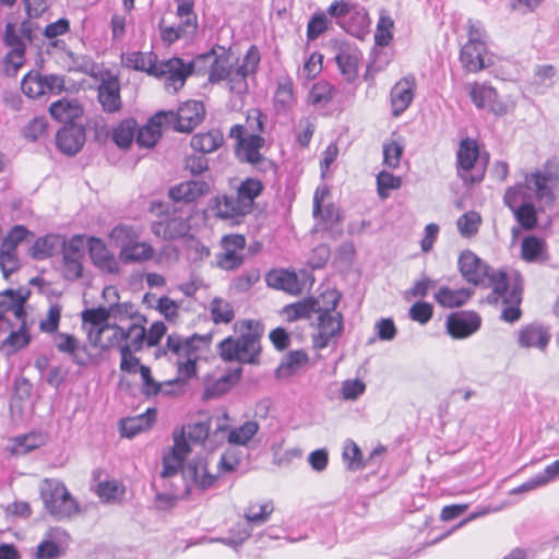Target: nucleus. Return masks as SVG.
<instances>
[{"instance_id":"1","label":"nucleus","mask_w":559,"mask_h":559,"mask_svg":"<svg viewBox=\"0 0 559 559\" xmlns=\"http://www.w3.org/2000/svg\"><path fill=\"white\" fill-rule=\"evenodd\" d=\"M266 116L259 109L248 110L241 123L233 126L229 138L235 141V155L241 163H247L259 171L276 170V164L263 156L261 150L265 146L263 136Z\"/></svg>"},{"instance_id":"2","label":"nucleus","mask_w":559,"mask_h":559,"mask_svg":"<svg viewBox=\"0 0 559 559\" xmlns=\"http://www.w3.org/2000/svg\"><path fill=\"white\" fill-rule=\"evenodd\" d=\"M265 189L262 180L255 177H247L240 181L235 195L222 194L214 199L213 210L221 218L237 219L250 214L255 200L260 198Z\"/></svg>"},{"instance_id":"3","label":"nucleus","mask_w":559,"mask_h":559,"mask_svg":"<svg viewBox=\"0 0 559 559\" xmlns=\"http://www.w3.org/2000/svg\"><path fill=\"white\" fill-rule=\"evenodd\" d=\"M340 298L341 295L335 289H326L320 295L317 333L313 335L316 348L333 346L343 333V316L336 311Z\"/></svg>"},{"instance_id":"4","label":"nucleus","mask_w":559,"mask_h":559,"mask_svg":"<svg viewBox=\"0 0 559 559\" xmlns=\"http://www.w3.org/2000/svg\"><path fill=\"white\" fill-rule=\"evenodd\" d=\"M491 286L496 295L495 305L500 308V319L507 323L518 322L522 318L523 286L519 275H508L500 271L491 274Z\"/></svg>"},{"instance_id":"5","label":"nucleus","mask_w":559,"mask_h":559,"mask_svg":"<svg viewBox=\"0 0 559 559\" xmlns=\"http://www.w3.org/2000/svg\"><path fill=\"white\" fill-rule=\"evenodd\" d=\"M109 240L119 247V259L124 264L146 263L156 257L154 246L148 241H142L141 229L133 225L118 224L109 235Z\"/></svg>"},{"instance_id":"6","label":"nucleus","mask_w":559,"mask_h":559,"mask_svg":"<svg viewBox=\"0 0 559 559\" xmlns=\"http://www.w3.org/2000/svg\"><path fill=\"white\" fill-rule=\"evenodd\" d=\"M40 498L48 513L58 521L69 520L81 511L66 485L57 479L46 478L41 481Z\"/></svg>"},{"instance_id":"7","label":"nucleus","mask_w":559,"mask_h":559,"mask_svg":"<svg viewBox=\"0 0 559 559\" xmlns=\"http://www.w3.org/2000/svg\"><path fill=\"white\" fill-rule=\"evenodd\" d=\"M110 310L99 306L87 308L81 312L82 329L86 332L90 343L98 349H109L112 336L121 337L120 326L109 324Z\"/></svg>"},{"instance_id":"8","label":"nucleus","mask_w":559,"mask_h":559,"mask_svg":"<svg viewBox=\"0 0 559 559\" xmlns=\"http://www.w3.org/2000/svg\"><path fill=\"white\" fill-rule=\"evenodd\" d=\"M525 187L535 193L536 199L546 205H552L559 190V162L548 159L542 169L524 177Z\"/></svg>"},{"instance_id":"9","label":"nucleus","mask_w":559,"mask_h":559,"mask_svg":"<svg viewBox=\"0 0 559 559\" xmlns=\"http://www.w3.org/2000/svg\"><path fill=\"white\" fill-rule=\"evenodd\" d=\"M176 2L178 23H168L167 19L163 17L158 24L160 38L168 45L177 41L181 37L193 34L198 27V16L194 13V0H176Z\"/></svg>"},{"instance_id":"10","label":"nucleus","mask_w":559,"mask_h":559,"mask_svg":"<svg viewBox=\"0 0 559 559\" xmlns=\"http://www.w3.org/2000/svg\"><path fill=\"white\" fill-rule=\"evenodd\" d=\"M330 197V189L326 185L318 186L313 194L312 215L317 221L313 231H325L335 238L341 234L338 228L343 215L333 203H325Z\"/></svg>"},{"instance_id":"11","label":"nucleus","mask_w":559,"mask_h":559,"mask_svg":"<svg viewBox=\"0 0 559 559\" xmlns=\"http://www.w3.org/2000/svg\"><path fill=\"white\" fill-rule=\"evenodd\" d=\"M167 127L177 132L190 133L204 119L205 109L202 102L188 100L177 111H164Z\"/></svg>"},{"instance_id":"12","label":"nucleus","mask_w":559,"mask_h":559,"mask_svg":"<svg viewBox=\"0 0 559 559\" xmlns=\"http://www.w3.org/2000/svg\"><path fill=\"white\" fill-rule=\"evenodd\" d=\"M193 72V64L186 63L181 58L173 57L157 61L153 76L164 80L165 88L176 93L185 85L187 79Z\"/></svg>"},{"instance_id":"13","label":"nucleus","mask_w":559,"mask_h":559,"mask_svg":"<svg viewBox=\"0 0 559 559\" xmlns=\"http://www.w3.org/2000/svg\"><path fill=\"white\" fill-rule=\"evenodd\" d=\"M221 252L216 255L217 266L225 271H233L243 264V251L247 245L246 237L240 234H228L221 238Z\"/></svg>"},{"instance_id":"14","label":"nucleus","mask_w":559,"mask_h":559,"mask_svg":"<svg viewBox=\"0 0 559 559\" xmlns=\"http://www.w3.org/2000/svg\"><path fill=\"white\" fill-rule=\"evenodd\" d=\"M174 445L163 456V471L160 477H171L185 468L183 462L191 452L189 442L186 439V429L181 427L173 433Z\"/></svg>"},{"instance_id":"15","label":"nucleus","mask_w":559,"mask_h":559,"mask_svg":"<svg viewBox=\"0 0 559 559\" xmlns=\"http://www.w3.org/2000/svg\"><path fill=\"white\" fill-rule=\"evenodd\" d=\"M504 200L512 210L516 222L524 230H533L537 227L538 214L535 205L530 202L520 203V201L524 200L521 186L510 188L504 194Z\"/></svg>"},{"instance_id":"16","label":"nucleus","mask_w":559,"mask_h":559,"mask_svg":"<svg viewBox=\"0 0 559 559\" xmlns=\"http://www.w3.org/2000/svg\"><path fill=\"white\" fill-rule=\"evenodd\" d=\"M261 60L260 51L257 46L252 45L247 50L240 64L234 63L226 75L225 81L230 91L241 92L247 88V78L254 74L259 68Z\"/></svg>"},{"instance_id":"17","label":"nucleus","mask_w":559,"mask_h":559,"mask_svg":"<svg viewBox=\"0 0 559 559\" xmlns=\"http://www.w3.org/2000/svg\"><path fill=\"white\" fill-rule=\"evenodd\" d=\"M211 192V186L204 180H185L168 190V198L177 204H195Z\"/></svg>"},{"instance_id":"18","label":"nucleus","mask_w":559,"mask_h":559,"mask_svg":"<svg viewBox=\"0 0 559 559\" xmlns=\"http://www.w3.org/2000/svg\"><path fill=\"white\" fill-rule=\"evenodd\" d=\"M31 296V290L25 287L17 289H5L0 292V321L5 318L8 313H12L19 321H25L27 312L25 305Z\"/></svg>"},{"instance_id":"19","label":"nucleus","mask_w":559,"mask_h":559,"mask_svg":"<svg viewBox=\"0 0 559 559\" xmlns=\"http://www.w3.org/2000/svg\"><path fill=\"white\" fill-rule=\"evenodd\" d=\"M97 98L106 112L114 114L121 109L120 82L116 75L109 72L102 75L97 87Z\"/></svg>"},{"instance_id":"20","label":"nucleus","mask_w":559,"mask_h":559,"mask_svg":"<svg viewBox=\"0 0 559 559\" xmlns=\"http://www.w3.org/2000/svg\"><path fill=\"white\" fill-rule=\"evenodd\" d=\"M416 90V81L414 76H405L399 80L390 93V103L392 115L399 117L412 104Z\"/></svg>"},{"instance_id":"21","label":"nucleus","mask_w":559,"mask_h":559,"mask_svg":"<svg viewBox=\"0 0 559 559\" xmlns=\"http://www.w3.org/2000/svg\"><path fill=\"white\" fill-rule=\"evenodd\" d=\"M237 334L235 349H260V341L263 336L264 326L257 320H241L235 323Z\"/></svg>"},{"instance_id":"22","label":"nucleus","mask_w":559,"mask_h":559,"mask_svg":"<svg viewBox=\"0 0 559 559\" xmlns=\"http://www.w3.org/2000/svg\"><path fill=\"white\" fill-rule=\"evenodd\" d=\"M190 217L176 215L174 212L165 219L153 223L152 233L164 239H177L187 236L190 233Z\"/></svg>"},{"instance_id":"23","label":"nucleus","mask_w":559,"mask_h":559,"mask_svg":"<svg viewBox=\"0 0 559 559\" xmlns=\"http://www.w3.org/2000/svg\"><path fill=\"white\" fill-rule=\"evenodd\" d=\"M140 322L132 323L127 331L120 328L121 337L112 336L109 342V349H141L145 345V322L141 317Z\"/></svg>"},{"instance_id":"24","label":"nucleus","mask_w":559,"mask_h":559,"mask_svg":"<svg viewBox=\"0 0 559 559\" xmlns=\"http://www.w3.org/2000/svg\"><path fill=\"white\" fill-rule=\"evenodd\" d=\"M481 324L480 317L475 312L452 313L447 320V330L454 338H465L475 333Z\"/></svg>"},{"instance_id":"25","label":"nucleus","mask_w":559,"mask_h":559,"mask_svg":"<svg viewBox=\"0 0 559 559\" xmlns=\"http://www.w3.org/2000/svg\"><path fill=\"white\" fill-rule=\"evenodd\" d=\"M85 129L82 126L70 124L61 128L56 134V144L66 155H75L85 143Z\"/></svg>"},{"instance_id":"26","label":"nucleus","mask_w":559,"mask_h":559,"mask_svg":"<svg viewBox=\"0 0 559 559\" xmlns=\"http://www.w3.org/2000/svg\"><path fill=\"white\" fill-rule=\"evenodd\" d=\"M163 127H167L164 111L156 112L141 128L136 127L135 142L140 147H153L162 136Z\"/></svg>"},{"instance_id":"27","label":"nucleus","mask_w":559,"mask_h":559,"mask_svg":"<svg viewBox=\"0 0 559 559\" xmlns=\"http://www.w3.org/2000/svg\"><path fill=\"white\" fill-rule=\"evenodd\" d=\"M487 52L485 41L469 38V40L462 47L461 61L463 67L468 72H478L485 68L484 56Z\"/></svg>"},{"instance_id":"28","label":"nucleus","mask_w":559,"mask_h":559,"mask_svg":"<svg viewBox=\"0 0 559 559\" xmlns=\"http://www.w3.org/2000/svg\"><path fill=\"white\" fill-rule=\"evenodd\" d=\"M550 337L548 329L544 325L528 323L520 329L518 342L521 347L544 349Z\"/></svg>"},{"instance_id":"29","label":"nucleus","mask_w":559,"mask_h":559,"mask_svg":"<svg viewBox=\"0 0 559 559\" xmlns=\"http://www.w3.org/2000/svg\"><path fill=\"white\" fill-rule=\"evenodd\" d=\"M182 475L201 490L211 488L217 479L216 475L210 473L207 463L203 460L190 461L182 469Z\"/></svg>"},{"instance_id":"30","label":"nucleus","mask_w":559,"mask_h":559,"mask_svg":"<svg viewBox=\"0 0 559 559\" xmlns=\"http://www.w3.org/2000/svg\"><path fill=\"white\" fill-rule=\"evenodd\" d=\"M266 283L270 287L284 290L290 295H299L302 285L296 272L288 270H273L266 274Z\"/></svg>"},{"instance_id":"31","label":"nucleus","mask_w":559,"mask_h":559,"mask_svg":"<svg viewBox=\"0 0 559 559\" xmlns=\"http://www.w3.org/2000/svg\"><path fill=\"white\" fill-rule=\"evenodd\" d=\"M50 116L58 122L71 123L82 117L84 109L79 100L62 98L50 104Z\"/></svg>"},{"instance_id":"32","label":"nucleus","mask_w":559,"mask_h":559,"mask_svg":"<svg viewBox=\"0 0 559 559\" xmlns=\"http://www.w3.org/2000/svg\"><path fill=\"white\" fill-rule=\"evenodd\" d=\"M88 249L91 259L97 267L106 270L109 273H117L119 271L115 255L108 250L102 239L95 237L90 238Z\"/></svg>"},{"instance_id":"33","label":"nucleus","mask_w":559,"mask_h":559,"mask_svg":"<svg viewBox=\"0 0 559 559\" xmlns=\"http://www.w3.org/2000/svg\"><path fill=\"white\" fill-rule=\"evenodd\" d=\"M158 58L153 51H131L121 56V62L124 67L145 72L148 75L155 73Z\"/></svg>"},{"instance_id":"34","label":"nucleus","mask_w":559,"mask_h":559,"mask_svg":"<svg viewBox=\"0 0 559 559\" xmlns=\"http://www.w3.org/2000/svg\"><path fill=\"white\" fill-rule=\"evenodd\" d=\"M361 58L362 55L358 49L350 48L343 49L336 55V64L348 83L357 79Z\"/></svg>"},{"instance_id":"35","label":"nucleus","mask_w":559,"mask_h":559,"mask_svg":"<svg viewBox=\"0 0 559 559\" xmlns=\"http://www.w3.org/2000/svg\"><path fill=\"white\" fill-rule=\"evenodd\" d=\"M296 102L293 80L290 78L280 80L273 96V106L276 112L289 111Z\"/></svg>"},{"instance_id":"36","label":"nucleus","mask_w":559,"mask_h":559,"mask_svg":"<svg viewBox=\"0 0 559 559\" xmlns=\"http://www.w3.org/2000/svg\"><path fill=\"white\" fill-rule=\"evenodd\" d=\"M472 296L467 288H450L441 286L435 294L436 302L443 308H459L465 305Z\"/></svg>"},{"instance_id":"37","label":"nucleus","mask_w":559,"mask_h":559,"mask_svg":"<svg viewBox=\"0 0 559 559\" xmlns=\"http://www.w3.org/2000/svg\"><path fill=\"white\" fill-rule=\"evenodd\" d=\"M156 418V409L148 408L144 414L120 420L119 429L122 437L132 438L151 427Z\"/></svg>"},{"instance_id":"38","label":"nucleus","mask_w":559,"mask_h":559,"mask_svg":"<svg viewBox=\"0 0 559 559\" xmlns=\"http://www.w3.org/2000/svg\"><path fill=\"white\" fill-rule=\"evenodd\" d=\"M224 143V135L217 129L194 134L190 140L191 147L200 153L209 154L217 151Z\"/></svg>"},{"instance_id":"39","label":"nucleus","mask_w":559,"mask_h":559,"mask_svg":"<svg viewBox=\"0 0 559 559\" xmlns=\"http://www.w3.org/2000/svg\"><path fill=\"white\" fill-rule=\"evenodd\" d=\"M460 271L464 278L473 284H478L485 275V266L471 251L463 252L459 260Z\"/></svg>"},{"instance_id":"40","label":"nucleus","mask_w":559,"mask_h":559,"mask_svg":"<svg viewBox=\"0 0 559 559\" xmlns=\"http://www.w3.org/2000/svg\"><path fill=\"white\" fill-rule=\"evenodd\" d=\"M521 258L530 263L546 259L547 242L533 235L524 237L521 242Z\"/></svg>"},{"instance_id":"41","label":"nucleus","mask_w":559,"mask_h":559,"mask_svg":"<svg viewBox=\"0 0 559 559\" xmlns=\"http://www.w3.org/2000/svg\"><path fill=\"white\" fill-rule=\"evenodd\" d=\"M320 297L318 299H304L297 302L286 305L282 309V313L288 322H294L300 319H307L312 312H317L316 306H320Z\"/></svg>"},{"instance_id":"42","label":"nucleus","mask_w":559,"mask_h":559,"mask_svg":"<svg viewBox=\"0 0 559 559\" xmlns=\"http://www.w3.org/2000/svg\"><path fill=\"white\" fill-rule=\"evenodd\" d=\"M241 376V368L237 367L221 376L213 383L207 384L204 390V399H215L226 393Z\"/></svg>"},{"instance_id":"43","label":"nucleus","mask_w":559,"mask_h":559,"mask_svg":"<svg viewBox=\"0 0 559 559\" xmlns=\"http://www.w3.org/2000/svg\"><path fill=\"white\" fill-rule=\"evenodd\" d=\"M479 157V147L476 141L464 139L459 145L456 153L457 168L464 171L471 170Z\"/></svg>"},{"instance_id":"44","label":"nucleus","mask_w":559,"mask_h":559,"mask_svg":"<svg viewBox=\"0 0 559 559\" xmlns=\"http://www.w3.org/2000/svg\"><path fill=\"white\" fill-rule=\"evenodd\" d=\"M308 361L306 352H288L284 360L276 369V377L287 379L297 373L298 370Z\"/></svg>"},{"instance_id":"45","label":"nucleus","mask_w":559,"mask_h":559,"mask_svg":"<svg viewBox=\"0 0 559 559\" xmlns=\"http://www.w3.org/2000/svg\"><path fill=\"white\" fill-rule=\"evenodd\" d=\"M273 511L274 504L272 501L264 503L250 502L243 511V518L251 526L262 525L270 520Z\"/></svg>"},{"instance_id":"46","label":"nucleus","mask_w":559,"mask_h":559,"mask_svg":"<svg viewBox=\"0 0 559 559\" xmlns=\"http://www.w3.org/2000/svg\"><path fill=\"white\" fill-rule=\"evenodd\" d=\"M236 58L230 51H223L221 55L216 56L213 63L209 70V81L211 83H219L226 75L230 68L234 66Z\"/></svg>"},{"instance_id":"47","label":"nucleus","mask_w":559,"mask_h":559,"mask_svg":"<svg viewBox=\"0 0 559 559\" xmlns=\"http://www.w3.org/2000/svg\"><path fill=\"white\" fill-rule=\"evenodd\" d=\"M138 123L134 119L128 118L120 121L112 130V140L121 148H128L135 139Z\"/></svg>"},{"instance_id":"48","label":"nucleus","mask_w":559,"mask_h":559,"mask_svg":"<svg viewBox=\"0 0 559 559\" xmlns=\"http://www.w3.org/2000/svg\"><path fill=\"white\" fill-rule=\"evenodd\" d=\"M60 243L58 235H46L35 240L31 248V257L35 260H45L53 255Z\"/></svg>"},{"instance_id":"49","label":"nucleus","mask_w":559,"mask_h":559,"mask_svg":"<svg viewBox=\"0 0 559 559\" xmlns=\"http://www.w3.org/2000/svg\"><path fill=\"white\" fill-rule=\"evenodd\" d=\"M210 313L215 324H228L235 319L231 304L221 297H215L210 302Z\"/></svg>"},{"instance_id":"50","label":"nucleus","mask_w":559,"mask_h":559,"mask_svg":"<svg viewBox=\"0 0 559 559\" xmlns=\"http://www.w3.org/2000/svg\"><path fill=\"white\" fill-rule=\"evenodd\" d=\"M21 267L17 249L0 243V270L3 278L8 280Z\"/></svg>"},{"instance_id":"51","label":"nucleus","mask_w":559,"mask_h":559,"mask_svg":"<svg viewBox=\"0 0 559 559\" xmlns=\"http://www.w3.org/2000/svg\"><path fill=\"white\" fill-rule=\"evenodd\" d=\"M334 92V86L330 82L320 80L310 88L308 102L313 106H325L333 99Z\"/></svg>"},{"instance_id":"52","label":"nucleus","mask_w":559,"mask_h":559,"mask_svg":"<svg viewBox=\"0 0 559 559\" xmlns=\"http://www.w3.org/2000/svg\"><path fill=\"white\" fill-rule=\"evenodd\" d=\"M369 25L370 19L368 16V12L357 4L352 14L348 15V20L346 21V31L356 37H361Z\"/></svg>"},{"instance_id":"53","label":"nucleus","mask_w":559,"mask_h":559,"mask_svg":"<svg viewBox=\"0 0 559 559\" xmlns=\"http://www.w3.org/2000/svg\"><path fill=\"white\" fill-rule=\"evenodd\" d=\"M383 165L391 169H396L404 153V142L402 139H391L383 143Z\"/></svg>"},{"instance_id":"54","label":"nucleus","mask_w":559,"mask_h":559,"mask_svg":"<svg viewBox=\"0 0 559 559\" xmlns=\"http://www.w3.org/2000/svg\"><path fill=\"white\" fill-rule=\"evenodd\" d=\"M402 186V178L386 170H381L377 175V193L381 200L390 197L391 190H397Z\"/></svg>"},{"instance_id":"55","label":"nucleus","mask_w":559,"mask_h":559,"mask_svg":"<svg viewBox=\"0 0 559 559\" xmlns=\"http://www.w3.org/2000/svg\"><path fill=\"white\" fill-rule=\"evenodd\" d=\"M23 93L29 98H37L47 93V85H44L43 75L28 72L21 82Z\"/></svg>"},{"instance_id":"56","label":"nucleus","mask_w":559,"mask_h":559,"mask_svg":"<svg viewBox=\"0 0 559 559\" xmlns=\"http://www.w3.org/2000/svg\"><path fill=\"white\" fill-rule=\"evenodd\" d=\"M259 425L255 421H246L238 428L228 433V442L237 445H246L258 432Z\"/></svg>"},{"instance_id":"57","label":"nucleus","mask_w":559,"mask_h":559,"mask_svg":"<svg viewBox=\"0 0 559 559\" xmlns=\"http://www.w3.org/2000/svg\"><path fill=\"white\" fill-rule=\"evenodd\" d=\"M394 21L390 15H381L378 20L374 41L379 46H388L393 38Z\"/></svg>"},{"instance_id":"58","label":"nucleus","mask_w":559,"mask_h":559,"mask_svg":"<svg viewBox=\"0 0 559 559\" xmlns=\"http://www.w3.org/2000/svg\"><path fill=\"white\" fill-rule=\"evenodd\" d=\"M25 63V47L10 49L5 56L3 71L8 76H15Z\"/></svg>"},{"instance_id":"59","label":"nucleus","mask_w":559,"mask_h":559,"mask_svg":"<svg viewBox=\"0 0 559 559\" xmlns=\"http://www.w3.org/2000/svg\"><path fill=\"white\" fill-rule=\"evenodd\" d=\"M43 443V439L39 435L28 433L24 436L16 437L14 439V445L12 448V453L15 455H24L32 450L39 448Z\"/></svg>"},{"instance_id":"60","label":"nucleus","mask_w":559,"mask_h":559,"mask_svg":"<svg viewBox=\"0 0 559 559\" xmlns=\"http://www.w3.org/2000/svg\"><path fill=\"white\" fill-rule=\"evenodd\" d=\"M481 223L478 213L471 211L461 215L456 222L460 234L464 237H469L477 233Z\"/></svg>"},{"instance_id":"61","label":"nucleus","mask_w":559,"mask_h":559,"mask_svg":"<svg viewBox=\"0 0 559 559\" xmlns=\"http://www.w3.org/2000/svg\"><path fill=\"white\" fill-rule=\"evenodd\" d=\"M329 28V20L323 12H318L312 15L307 24L306 36L309 41L316 40L320 35L325 33Z\"/></svg>"},{"instance_id":"62","label":"nucleus","mask_w":559,"mask_h":559,"mask_svg":"<svg viewBox=\"0 0 559 559\" xmlns=\"http://www.w3.org/2000/svg\"><path fill=\"white\" fill-rule=\"evenodd\" d=\"M47 130L48 121L46 117H35L23 128V136L29 141H36L44 136Z\"/></svg>"},{"instance_id":"63","label":"nucleus","mask_w":559,"mask_h":559,"mask_svg":"<svg viewBox=\"0 0 559 559\" xmlns=\"http://www.w3.org/2000/svg\"><path fill=\"white\" fill-rule=\"evenodd\" d=\"M62 307L58 304L51 305L46 317L39 322V330L44 333H53L58 330L61 320Z\"/></svg>"},{"instance_id":"64","label":"nucleus","mask_w":559,"mask_h":559,"mask_svg":"<svg viewBox=\"0 0 559 559\" xmlns=\"http://www.w3.org/2000/svg\"><path fill=\"white\" fill-rule=\"evenodd\" d=\"M241 462L240 451L237 449H228L226 450L217 464L218 471L221 473H231L237 469Z\"/></svg>"}]
</instances>
